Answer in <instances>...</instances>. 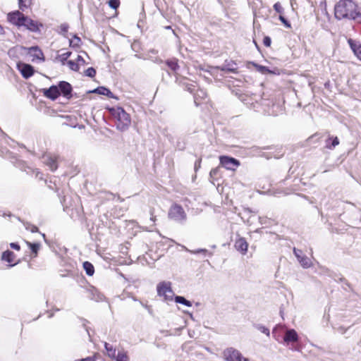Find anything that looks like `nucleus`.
Masks as SVG:
<instances>
[{"mask_svg":"<svg viewBox=\"0 0 361 361\" xmlns=\"http://www.w3.org/2000/svg\"><path fill=\"white\" fill-rule=\"evenodd\" d=\"M335 17L338 20L361 18V6L353 0H341L335 6Z\"/></svg>","mask_w":361,"mask_h":361,"instance_id":"nucleus-1","label":"nucleus"},{"mask_svg":"<svg viewBox=\"0 0 361 361\" xmlns=\"http://www.w3.org/2000/svg\"><path fill=\"white\" fill-rule=\"evenodd\" d=\"M111 116L116 120L115 125L121 131L126 130L130 125V115L120 106L110 107L107 109Z\"/></svg>","mask_w":361,"mask_h":361,"instance_id":"nucleus-2","label":"nucleus"},{"mask_svg":"<svg viewBox=\"0 0 361 361\" xmlns=\"http://www.w3.org/2000/svg\"><path fill=\"white\" fill-rule=\"evenodd\" d=\"M168 216L170 219H172L178 223H183L186 221L187 215L185 212L183 207L176 203L173 204L168 213Z\"/></svg>","mask_w":361,"mask_h":361,"instance_id":"nucleus-3","label":"nucleus"},{"mask_svg":"<svg viewBox=\"0 0 361 361\" xmlns=\"http://www.w3.org/2000/svg\"><path fill=\"white\" fill-rule=\"evenodd\" d=\"M157 295L159 296H163L166 301H171L174 296L170 281H161L159 283L157 286Z\"/></svg>","mask_w":361,"mask_h":361,"instance_id":"nucleus-4","label":"nucleus"},{"mask_svg":"<svg viewBox=\"0 0 361 361\" xmlns=\"http://www.w3.org/2000/svg\"><path fill=\"white\" fill-rule=\"evenodd\" d=\"M223 356L226 361H249L244 357L240 352L232 347L227 348L223 352Z\"/></svg>","mask_w":361,"mask_h":361,"instance_id":"nucleus-5","label":"nucleus"},{"mask_svg":"<svg viewBox=\"0 0 361 361\" xmlns=\"http://www.w3.org/2000/svg\"><path fill=\"white\" fill-rule=\"evenodd\" d=\"M7 19L9 23L20 27L23 26L25 15L23 13V11H14L8 14Z\"/></svg>","mask_w":361,"mask_h":361,"instance_id":"nucleus-6","label":"nucleus"},{"mask_svg":"<svg viewBox=\"0 0 361 361\" xmlns=\"http://www.w3.org/2000/svg\"><path fill=\"white\" fill-rule=\"evenodd\" d=\"M57 87L59 88V96H63L67 99H71L73 97V87L67 81L62 80L58 82Z\"/></svg>","mask_w":361,"mask_h":361,"instance_id":"nucleus-7","label":"nucleus"},{"mask_svg":"<svg viewBox=\"0 0 361 361\" xmlns=\"http://www.w3.org/2000/svg\"><path fill=\"white\" fill-rule=\"evenodd\" d=\"M220 164L227 170L234 171L240 166V161L233 157L228 156H221L219 157Z\"/></svg>","mask_w":361,"mask_h":361,"instance_id":"nucleus-8","label":"nucleus"},{"mask_svg":"<svg viewBox=\"0 0 361 361\" xmlns=\"http://www.w3.org/2000/svg\"><path fill=\"white\" fill-rule=\"evenodd\" d=\"M25 27L27 30L32 32H40L41 28L44 27V25L37 21L34 20L30 17L25 16V19L23 21V26Z\"/></svg>","mask_w":361,"mask_h":361,"instance_id":"nucleus-9","label":"nucleus"},{"mask_svg":"<svg viewBox=\"0 0 361 361\" xmlns=\"http://www.w3.org/2000/svg\"><path fill=\"white\" fill-rule=\"evenodd\" d=\"M17 68L20 72L22 76L25 79L30 78L35 73L34 67L30 64L23 62L17 63Z\"/></svg>","mask_w":361,"mask_h":361,"instance_id":"nucleus-10","label":"nucleus"},{"mask_svg":"<svg viewBox=\"0 0 361 361\" xmlns=\"http://www.w3.org/2000/svg\"><path fill=\"white\" fill-rule=\"evenodd\" d=\"M293 254L303 268L307 269L312 266V262L310 259L306 255H304L301 250L294 247Z\"/></svg>","mask_w":361,"mask_h":361,"instance_id":"nucleus-11","label":"nucleus"},{"mask_svg":"<svg viewBox=\"0 0 361 361\" xmlns=\"http://www.w3.org/2000/svg\"><path fill=\"white\" fill-rule=\"evenodd\" d=\"M27 54L32 57V61L37 60L39 61H44L45 58L41 49L38 46H33L27 48Z\"/></svg>","mask_w":361,"mask_h":361,"instance_id":"nucleus-12","label":"nucleus"},{"mask_svg":"<svg viewBox=\"0 0 361 361\" xmlns=\"http://www.w3.org/2000/svg\"><path fill=\"white\" fill-rule=\"evenodd\" d=\"M42 91L43 95L51 101H55L59 97L57 85H52L49 88H44Z\"/></svg>","mask_w":361,"mask_h":361,"instance_id":"nucleus-13","label":"nucleus"},{"mask_svg":"<svg viewBox=\"0 0 361 361\" xmlns=\"http://www.w3.org/2000/svg\"><path fill=\"white\" fill-rule=\"evenodd\" d=\"M87 94L95 93V94H98L100 95L106 96L109 98L118 99V97H116L114 93H112L111 91L109 88H107L104 86L97 87V88H95L94 90L87 91Z\"/></svg>","mask_w":361,"mask_h":361,"instance_id":"nucleus-14","label":"nucleus"},{"mask_svg":"<svg viewBox=\"0 0 361 361\" xmlns=\"http://www.w3.org/2000/svg\"><path fill=\"white\" fill-rule=\"evenodd\" d=\"M214 68L221 70L224 72H227V73H238L237 64L233 61H231L229 62H227L226 61L225 63L221 66H216V67H214Z\"/></svg>","mask_w":361,"mask_h":361,"instance_id":"nucleus-15","label":"nucleus"},{"mask_svg":"<svg viewBox=\"0 0 361 361\" xmlns=\"http://www.w3.org/2000/svg\"><path fill=\"white\" fill-rule=\"evenodd\" d=\"M298 335L296 331L293 329H288L285 332L283 341L288 344L289 343H295L298 341Z\"/></svg>","mask_w":361,"mask_h":361,"instance_id":"nucleus-16","label":"nucleus"},{"mask_svg":"<svg viewBox=\"0 0 361 361\" xmlns=\"http://www.w3.org/2000/svg\"><path fill=\"white\" fill-rule=\"evenodd\" d=\"M234 246L236 250L245 255L247 251L248 243L245 238L240 237L235 240Z\"/></svg>","mask_w":361,"mask_h":361,"instance_id":"nucleus-17","label":"nucleus"},{"mask_svg":"<svg viewBox=\"0 0 361 361\" xmlns=\"http://www.w3.org/2000/svg\"><path fill=\"white\" fill-rule=\"evenodd\" d=\"M348 44L354 54L361 61V43L351 38L348 39Z\"/></svg>","mask_w":361,"mask_h":361,"instance_id":"nucleus-18","label":"nucleus"},{"mask_svg":"<svg viewBox=\"0 0 361 361\" xmlns=\"http://www.w3.org/2000/svg\"><path fill=\"white\" fill-rule=\"evenodd\" d=\"M87 292L90 293L89 298L91 300L98 302L103 301L105 298V296L102 293H100L97 288H96L94 286H92L89 289H87Z\"/></svg>","mask_w":361,"mask_h":361,"instance_id":"nucleus-19","label":"nucleus"},{"mask_svg":"<svg viewBox=\"0 0 361 361\" xmlns=\"http://www.w3.org/2000/svg\"><path fill=\"white\" fill-rule=\"evenodd\" d=\"M26 49L27 48L23 46H16L8 49V55L11 59H18V55L23 54Z\"/></svg>","mask_w":361,"mask_h":361,"instance_id":"nucleus-20","label":"nucleus"},{"mask_svg":"<svg viewBox=\"0 0 361 361\" xmlns=\"http://www.w3.org/2000/svg\"><path fill=\"white\" fill-rule=\"evenodd\" d=\"M252 65L255 67L256 70L261 73L262 74H279V70L277 68H274L273 70L269 69V67L264 66L262 65L257 64L255 62H252Z\"/></svg>","mask_w":361,"mask_h":361,"instance_id":"nucleus-21","label":"nucleus"},{"mask_svg":"<svg viewBox=\"0 0 361 361\" xmlns=\"http://www.w3.org/2000/svg\"><path fill=\"white\" fill-rule=\"evenodd\" d=\"M44 164L50 169L51 171H54L58 169L56 159L51 156H44Z\"/></svg>","mask_w":361,"mask_h":361,"instance_id":"nucleus-22","label":"nucleus"},{"mask_svg":"<svg viewBox=\"0 0 361 361\" xmlns=\"http://www.w3.org/2000/svg\"><path fill=\"white\" fill-rule=\"evenodd\" d=\"M339 145V140L337 137H329L326 140V147L332 149Z\"/></svg>","mask_w":361,"mask_h":361,"instance_id":"nucleus-23","label":"nucleus"},{"mask_svg":"<svg viewBox=\"0 0 361 361\" xmlns=\"http://www.w3.org/2000/svg\"><path fill=\"white\" fill-rule=\"evenodd\" d=\"M15 256L13 252L7 250L2 253L1 260L11 263L14 260Z\"/></svg>","mask_w":361,"mask_h":361,"instance_id":"nucleus-24","label":"nucleus"},{"mask_svg":"<svg viewBox=\"0 0 361 361\" xmlns=\"http://www.w3.org/2000/svg\"><path fill=\"white\" fill-rule=\"evenodd\" d=\"M69 29V25L66 23L61 24L56 29V32L64 37H68L67 33Z\"/></svg>","mask_w":361,"mask_h":361,"instance_id":"nucleus-25","label":"nucleus"},{"mask_svg":"<svg viewBox=\"0 0 361 361\" xmlns=\"http://www.w3.org/2000/svg\"><path fill=\"white\" fill-rule=\"evenodd\" d=\"M165 63L173 72H176L180 68L176 59L166 60Z\"/></svg>","mask_w":361,"mask_h":361,"instance_id":"nucleus-26","label":"nucleus"},{"mask_svg":"<svg viewBox=\"0 0 361 361\" xmlns=\"http://www.w3.org/2000/svg\"><path fill=\"white\" fill-rule=\"evenodd\" d=\"M82 266L87 275L91 276L94 274V267L91 262L87 261L84 262Z\"/></svg>","mask_w":361,"mask_h":361,"instance_id":"nucleus-27","label":"nucleus"},{"mask_svg":"<svg viewBox=\"0 0 361 361\" xmlns=\"http://www.w3.org/2000/svg\"><path fill=\"white\" fill-rule=\"evenodd\" d=\"M27 246L30 247L32 253L34 255L33 257H36L38 254V251L40 247V243H30L26 241Z\"/></svg>","mask_w":361,"mask_h":361,"instance_id":"nucleus-28","label":"nucleus"},{"mask_svg":"<svg viewBox=\"0 0 361 361\" xmlns=\"http://www.w3.org/2000/svg\"><path fill=\"white\" fill-rule=\"evenodd\" d=\"M174 301L176 303L183 305L187 307H191L192 306V302L187 300L185 297L180 296V295H176L174 296Z\"/></svg>","mask_w":361,"mask_h":361,"instance_id":"nucleus-29","label":"nucleus"},{"mask_svg":"<svg viewBox=\"0 0 361 361\" xmlns=\"http://www.w3.org/2000/svg\"><path fill=\"white\" fill-rule=\"evenodd\" d=\"M104 348L107 351L108 356L111 358H114L116 357V349L109 343L104 342Z\"/></svg>","mask_w":361,"mask_h":361,"instance_id":"nucleus-30","label":"nucleus"},{"mask_svg":"<svg viewBox=\"0 0 361 361\" xmlns=\"http://www.w3.org/2000/svg\"><path fill=\"white\" fill-rule=\"evenodd\" d=\"M186 251L190 252L191 254H194V255H197V254L202 253L204 255H207L209 257H212L213 255V252H209L208 250L204 249V248H200V249H197V250H190L186 249Z\"/></svg>","mask_w":361,"mask_h":361,"instance_id":"nucleus-31","label":"nucleus"},{"mask_svg":"<svg viewBox=\"0 0 361 361\" xmlns=\"http://www.w3.org/2000/svg\"><path fill=\"white\" fill-rule=\"evenodd\" d=\"M32 0H18L19 9L23 12L30 6Z\"/></svg>","mask_w":361,"mask_h":361,"instance_id":"nucleus-32","label":"nucleus"},{"mask_svg":"<svg viewBox=\"0 0 361 361\" xmlns=\"http://www.w3.org/2000/svg\"><path fill=\"white\" fill-rule=\"evenodd\" d=\"M81 42V39L77 35H74L73 39L69 40L70 47H79Z\"/></svg>","mask_w":361,"mask_h":361,"instance_id":"nucleus-33","label":"nucleus"},{"mask_svg":"<svg viewBox=\"0 0 361 361\" xmlns=\"http://www.w3.org/2000/svg\"><path fill=\"white\" fill-rule=\"evenodd\" d=\"M71 51H66L58 56V58L61 62L62 65H65L66 63H67L68 59L71 56Z\"/></svg>","mask_w":361,"mask_h":361,"instance_id":"nucleus-34","label":"nucleus"},{"mask_svg":"<svg viewBox=\"0 0 361 361\" xmlns=\"http://www.w3.org/2000/svg\"><path fill=\"white\" fill-rule=\"evenodd\" d=\"M67 65L68 66L69 68L73 71L78 72L79 71L80 67L79 64L77 62H75L74 61L69 60L67 61Z\"/></svg>","mask_w":361,"mask_h":361,"instance_id":"nucleus-35","label":"nucleus"},{"mask_svg":"<svg viewBox=\"0 0 361 361\" xmlns=\"http://www.w3.org/2000/svg\"><path fill=\"white\" fill-rule=\"evenodd\" d=\"M255 327L257 330H259L262 334H264L267 336H270V331L267 327H266L262 324H257V325H255Z\"/></svg>","mask_w":361,"mask_h":361,"instance_id":"nucleus-36","label":"nucleus"},{"mask_svg":"<svg viewBox=\"0 0 361 361\" xmlns=\"http://www.w3.org/2000/svg\"><path fill=\"white\" fill-rule=\"evenodd\" d=\"M114 359L116 360V361H128V355H126V353H122V352H118L116 357H114Z\"/></svg>","mask_w":361,"mask_h":361,"instance_id":"nucleus-37","label":"nucleus"},{"mask_svg":"<svg viewBox=\"0 0 361 361\" xmlns=\"http://www.w3.org/2000/svg\"><path fill=\"white\" fill-rule=\"evenodd\" d=\"M109 6L112 9L116 10L120 6V0H109L107 2Z\"/></svg>","mask_w":361,"mask_h":361,"instance_id":"nucleus-38","label":"nucleus"},{"mask_svg":"<svg viewBox=\"0 0 361 361\" xmlns=\"http://www.w3.org/2000/svg\"><path fill=\"white\" fill-rule=\"evenodd\" d=\"M85 75L87 77H90V78H94L96 75V70L95 68H94L93 67H90L88 68L85 71Z\"/></svg>","mask_w":361,"mask_h":361,"instance_id":"nucleus-39","label":"nucleus"},{"mask_svg":"<svg viewBox=\"0 0 361 361\" xmlns=\"http://www.w3.org/2000/svg\"><path fill=\"white\" fill-rule=\"evenodd\" d=\"M279 19L281 20V22L283 24V25L287 28L291 27L290 23L282 15H280L279 17Z\"/></svg>","mask_w":361,"mask_h":361,"instance_id":"nucleus-40","label":"nucleus"},{"mask_svg":"<svg viewBox=\"0 0 361 361\" xmlns=\"http://www.w3.org/2000/svg\"><path fill=\"white\" fill-rule=\"evenodd\" d=\"M328 275L332 277L335 281L339 280L340 281H345V279L342 276H338L336 274L331 272L329 270H326Z\"/></svg>","mask_w":361,"mask_h":361,"instance_id":"nucleus-41","label":"nucleus"},{"mask_svg":"<svg viewBox=\"0 0 361 361\" xmlns=\"http://www.w3.org/2000/svg\"><path fill=\"white\" fill-rule=\"evenodd\" d=\"M23 170H24L25 171H26V172H27V173H30L31 171H32V172H35V170L32 169V168H30V167H29V166H27V167H26V169H25V168H24V169H23ZM42 174L39 171H37V169H36V177H37V178H38V177H39L40 179H42Z\"/></svg>","mask_w":361,"mask_h":361,"instance_id":"nucleus-42","label":"nucleus"},{"mask_svg":"<svg viewBox=\"0 0 361 361\" xmlns=\"http://www.w3.org/2000/svg\"><path fill=\"white\" fill-rule=\"evenodd\" d=\"M274 9L275 10L276 12L279 13H282L283 12V8H282L279 2H276L274 4Z\"/></svg>","mask_w":361,"mask_h":361,"instance_id":"nucleus-43","label":"nucleus"},{"mask_svg":"<svg viewBox=\"0 0 361 361\" xmlns=\"http://www.w3.org/2000/svg\"><path fill=\"white\" fill-rule=\"evenodd\" d=\"M79 319L81 321L82 326L85 329L87 333L90 336L89 328L87 326V324L89 323V321L82 317H80Z\"/></svg>","mask_w":361,"mask_h":361,"instance_id":"nucleus-44","label":"nucleus"},{"mask_svg":"<svg viewBox=\"0 0 361 361\" xmlns=\"http://www.w3.org/2000/svg\"><path fill=\"white\" fill-rule=\"evenodd\" d=\"M263 44L265 47H269L271 44V39L269 36H265L263 39Z\"/></svg>","mask_w":361,"mask_h":361,"instance_id":"nucleus-45","label":"nucleus"},{"mask_svg":"<svg viewBox=\"0 0 361 361\" xmlns=\"http://www.w3.org/2000/svg\"><path fill=\"white\" fill-rule=\"evenodd\" d=\"M183 329V327H180V328H178V329H176V333H169V331L166 330V331H163L162 333H164L166 334V336H172V335H176V334H179V332Z\"/></svg>","mask_w":361,"mask_h":361,"instance_id":"nucleus-46","label":"nucleus"},{"mask_svg":"<svg viewBox=\"0 0 361 361\" xmlns=\"http://www.w3.org/2000/svg\"><path fill=\"white\" fill-rule=\"evenodd\" d=\"M197 97H202V98H204V97H207V94L204 91L200 90V92L196 94L195 96V103H196V100H197Z\"/></svg>","mask_w":361,"mask_h":361,"instance_id":"nucleus-47","label":"nucleus"},{"mask_svg":"<svg viewBox=\"0 0 361 361\" xmlns=\"http://www.w3.org/2000/svg\"><path fill=\"white\" fill-rule=\"evenodd\" d=\"M9 245H10L11 248H12V249H13L15 250H20V246L18 244V243H11Z\"/></svg>","mask_w":361,"mask_h":361,"instance_id":"nucleus-48","label":"nucleus"},{"mask_svg":"<svg viewBox=\"0 0 361 361\" xmlns=\"http://www.w3.org/2000/svg\"><path fill=\"white\" fill-rule=\"evenodd\" d=\"M219 169L218 168H215V169H212L211 171H210V173H209V175L211 177H216L219 173Z\"/></svg>","mask_w":361,"mask_h":361,"instance_id":"nucleus-49","label":"nucleus"},{"mask_svg":"<svg viewBox=\"0 0 361 361\" xmlns=\"http://www.w3.org/2000/svg\"><path fill=\"white\" fill-rule=\"evenodd\" d=\"M26 229L30 230L32 233H36L39 231L38 228L34 225H30L29 227H26Z\"/></svg>","mask_w":361,"mask_h":361,"instance_id":"nucleus-50","label":"nucleus"},{"mask_svg":"<svg viewBox=\"0 0 361 361\" xmlns=\"http://www.w3.org/2000/svg\"><path fill=\"white\" fill-rule=\"evenodd\" d=\"M201 161H202V159H199L195 162V166H194L195 171H197L201 167Z\"/></svg>","mask_w":361,"mask_h":361,"instance_id":"nucleus-51","label":"nucleus"},{"mask_svg":"<svg viewBox=\"0 0 361 361\" xmlns=\"http://www.w3.org/2000/svg\"><path fill=\"white\" fill-rule=\"evenodd\" d=\"M76 61H77L78 63H81L82 65H85V59L80 55H78L77 59H76Z\"/></svg>","mask_w":361,"mask_h":361,"instance_id":"nucleus-52","label":"nucleus"},{"mask_svg":"<svg viewBox=\"0 0 361 361\" xmlns=\"http://www.w3.org/2000/svg\"><path fill=\"white\" fill-rule=\"evenodd\" d=\"M185 90L192 93L194 90V86L191 84H186Z\"/></svg>","mask_w":361,"mask_h":361,"instance_id":"nucleus-53","label":"nucleus"},{"mask_svg":"<svg viewBox=\"0 0 361 361\" xmlns=\"http://www.w3.org/2000/svg\"><path fill=\"white\" fill-rule=\"evenodd\" d=\"M82 361H95L94 357L88 356L85 358H82Z\"/></svg>","mask_w":361,"mask_h":361,"instance_id":"nucleus-54","label":"nucleus"},{"mask_svg":"<svg viewBox=\"0 0 361 361\" xmlns=\"http://www.w3.org/2000/svg\"><path fill=\"white\" fill-rule=\"evenodd\" d=\"M259 221L261 224H266V218L259 216Z\"/></svg>","mask_w":361,"mask_h":361,"instance_id":"nucleus-55","label":"nucleus"},{"mask_svg":"<svg viewBox=\"0 0 361 361\" xmlns=\"http://www.w3.org/2000/svg\"><path fill=\"white\" fill-rule=\"evenodd\" d=\"M244 212H245V213H247V214L255 213V212H253L250 208H246Z\"/></svg>","mask_w":361,"mask_h":361,"instance_id":"nucleus-56","label":"nucleus"},{"mask_svg":"<svg viewBox=\"0 0 361 361\" xmlns=\"http://www.w3.org/2000/svg\"><path fill=\"white\" fill-rule=\"evenodd\" d=\"M150 214H151V216H152L151 218H150V220L154 222L155 221V216H154V215H153V210L152 209L150 211Z\"/></svg>","mask_w":361,"mask_h":361,"instance_id":"nucleus-57","label":"nucleus"},{"mask_svg":"<svg viewBox=\"0 0 361 361\" xmlns=\"http://www.w3.org/2000/svg\"><path fill=\"white\" fill-rule=\"evenodd\" d=\"M258 104H258V102H256L255 103L252 102V103L250 104L251 106H252L253 109H255L257 108V106H258Z\"/></svg>","mask_w":361,"mask_h":361,"instance_id":"nucleus-58","label":"nucleus"},{"mask_svg":"<svg viewBox=\"0 0 361 361\" xmlns=\"http://www.w3.org/2000/svg\"><path fill=\"white\" fill-rule=\"evenodd\" d=\"M4 34H5L4 29L3 26L1 25H0V35H4Z\"/></svg>","mask_w":361,"mask_h":361,"instance_id":"nucleus-59","label":"nucleus"},{"mask_svg":"<svg viewBox=\"0 0 361 361\" xmlns=\"http://www.w3.org/2000/svg\"><path fill=\"white\" fill-rule=\"evenodd\" d=\"M317 136H318L317 134H314V135H312L311 137H310L308 138V140L310 141V140H313L314 138L317 137Z\"/></svg>","mask_w":361,"mask_h":361,"instance_id":"nucleus-60","label":"nucleus"},{"mask_svg":"<svg viewBox=\"0 0 361 361\" xmlns=\"http://www.w3.org/2000/svg\"><path fill=\"white\" fill-rule=\"evenodd\" d=\"M276 327H275L272 331V334L274 336H276Z\"/></svg>","mask_w":361,"mask_h":361,"instance_id":"nucleus-61","label":"nucleus"},{"mask_svg":"<svg viewBox=\"0 0 361 361\" xmlns=\"http://www.w3.org/2000/svg\"><path fill=\"white\" fill-rule=\"evenodd\" d=\"M149 52H151L152 54H156L157 53V51H156L155 49H151L149 51Z\"/></svg>","mask_w":361,"mask_h":361,"instance_id":"nucleus-62","label":"nucleus"},{"mask_svg":"<svg viewBox=\"0 0 361 361\" xmlns=\"http://www.w3.org/2000/svg\"><path fill=\"white\" fill-rule=\"evenodd\" d=\"M176 82H178V83H179V84H181V83H182V81H181V80H180V81H179V80H178V78H176Z\"/></svg>","mask_w":361,"mask_h":361,"instance_id":"nucleus-63","label":"nucleus"},{"mask_svg":"<svg viewBox=\"0 0 361 361\" xmlns=\"http://www.w3.org/2000/svg\"><path fill=\"white\" fill-rule=\"evenodd\" d=\"M165 29L170 30V29H171V27L170 25L166 26Z\"/></svg>","mask_w":361,"mask_h":361,"instance_id":"nucleus-64","label":"nucleus"}]
</instances>
